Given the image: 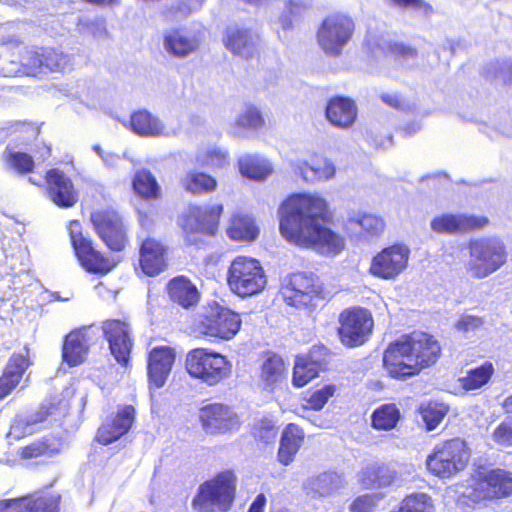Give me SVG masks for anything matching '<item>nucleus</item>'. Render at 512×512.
I'll return each instance as SVG.
<instances>
[{
	"mask_svg": "<svg viewBox=\"0 0 512 512\" xmlns=\"http://www.w3.org/2000/svg\"><path fill=\"white\" fill-rule=\"evenodd\" d=\"M279 231L283 238L301 248H325L339 253L344 238L330 227L334 213L327 200L312 193H292L278 208Z\"/></svg>",
	"mask_w": 512,
	"mask_h": 512,
	"instance_id": "1",
	"label": "nucleus"
},
{
	"mask_svg": "<svg viewBox=\"0 0 512 512\" xmlns=\"http://www.w3.org/2000/svg\"><path fill=\"white\" fill-rule=\"evenodd\" d=\"M241 327V314L217 300L208 301L203 306L193 325L199 337L214 343L234 339Z\"/></svg>",
	"mask_w": 512,
	"mask_h": 512,
	"instance_id": "2",
	"label": "nucleus"
},
{
	"mask_svg": "<svg viewBox=\"0 0 512 512\" xmlns=\"http://www.w3.org/2000/svg\"><path fill=\"white\" fill-rule=\"evenodd\" d=\"M471 450L460 437L445 439L437 443L427 455V472L441 480L452 479L469 465Z\"/></svg>",
	"mask_w": 512,
	"mask_h": 512,
	"instance_id": "3",
	"label": "nucleus"
},
{
	"mask_svg": "<svg viewBox=\"0 0 512 512\" xmlns=\"http://www.w3.org/2000/svg\"><path fill=\"white\" fill-rule=\"evenodd\" d=\"M236 489L235 472L231 469L220 471L199 485L192 507L197 512H226L235 501Z\"/></svg>",
	"mask_w": 512,
	"mask_h": 512,
	"instance_id": "4",
	"label": "nucleus"
},
{
	"mask_svg": "<svg viewBox=\"0 0 512 512\" xmlns=\"http://www.w3.org/2000/svg\"><path fill=\"white\" fill-rule=\"evenodd\" d=\"M184 368L192 379L208 387L218 386L232 375V363L228 357L208 347L189 350Z\"/></svg>",
	"mask_w": 512,
	"mask_h": 512,
	"instance_id": "5",
	"label": "nucleus"
},
{
	"mask_svg": "<svg viewBox=\"0 0 512 512\" xmlns=\"http://www.w3.org/2000/svg\"><path fill=\"white\" fill-rule=\"evenodd\" d=\"M284 303L298 310L315 311L327 300V290L321 279L312 272H294L280 286Z\"/></svg>",
	"mask_w": 512,
	"mask_h": 512,
	"instance_id": "6",
	"label": "nucleus"
},
{
	"mask_svg": "<svg viewBox=\"0 0 512 512\" xmlns=\"http://www.w3.org/2000/svg\"><path fill=\"white\" fill-rule=\"evenodd\" d=\"M223 212L222 203L190 205L180 224L186 244L200 247L207 238L214 237L219 231Z\"/></svg>",
	"mask_w": 512,
	"mask_h": 512,
	"instance_id": "7",
	"label": "nucleus"
},
{
	"mask_svg": "<svg viewBox=\"0 0 512 512\" xmlns=\"http://www.w3.org/2000/svg\"><path fill=\"white\" fill-rule=\"evenodd\" d=\"M356 27V20L351 14L335 11L322 18L317 26L315 39L326 56L337 58L353 40Z\"/></svg>",
	"mask_w": 512,
	"mask_h": 512,
	"instance_id": "8",
	"label": "nucleus"
},
{
	"mask_svg": "<svg viewBox=\"0 0 512 512\" xmlns=\"http://www.w3.org/2000/svg\"><path fill=\"white\" fill-rule=\"evenodd\" d=\"M66 229L74 256L86 272L105 276L116 267V262L100 250L94 240L84 232L79 220H69Z\"/></svg>",
	"mask_w": 512,
	"mask_h": 512,
	"instance_id": "9",
	"label": "nucleus"
},
{
	"mask_svg": "<svg viewBox=\"0 0 512 512\" xmlns=\"http://www.w3.org/2000/svg\"><path fill=\"white\" fill-rule=\"evenodd\" d=\"M226 282L234 295L247 298L265 289L267 277L258 259L250 256H236L228 266Z\"/></svg>",
	"mask_w": 512,
	"mask_h": 512,
	"instance_id": "10",
	"label": "nucleus"
},
{
	"mask_svg": "<svg viewBox=\"0 0 512 512\" xmlns=\"http://www.w3.org/2000/svg\"><path fill=\"white\" fill-rule=\"evenodd\" d=\"M470 260L467 269L475 279H483L499 270L507 261L504 243L493 237L471 239L467 243Z\"/></svg>",
	"mask_w": 512,
	"mask_h": 512,
	"instance_id": "11",
	"label": "nucleus"
},
{
	"mask_svg": "<svg viewBox=\"0 0 512 512\" xmlns=\"http://www.w3.org/2000/svg\"><path fill=\"white\" fill-rule=\"evenodd\" d=\"M89 221L94 233L112 252H122L129 245L128 227L123 215L112 207L93 210Z\"/></svg>",
	"mask_w": 512,
	"mask_h": 512,
	"instance_id": "12",
	"label": "nucleus"
},
{
	"mask_svg": "<svg viewBox=\"0 0 512 512\" xmlns=\"http://www.w3.org/2000/svg\"><path fill=\"white\" fill-rule=\"evenodd\" d=\"M374 328L372 312L361 306L343 309L338 315L337 335L347 348L363 345L370 338Z\"/></svg>",
	"mask_w": 512,
	"mask_h": 512,
	"instance_id": "13",
	"label": "nucleus"
},
{
	"mask_svg": "<svg viewBox=\"0 0 512 512\" xmlns=\"http://www.w3.org/2000/svg\"><path fill=\"white\" fill-rule=\"evenodd\" d=\"M410 249L403 243H394L384 247L371 259L368 272L382 280H394L408 266Z\"/></svg>",
	"mask_w": 512,
	"mask_h": 512,
	"instance_id": "14",
	"label": "nucleus"
},
{
	"mask_svg": "<svg viewBox=\"0 0 512 512\" xmlns=\"http://www.w3.org/2000/svg\"><path fill=\"white\" fill-rule=\"evenodd\" d=\"M332 352L323 344L313 345L307 353L295 357L292 384L302 388L328 369Z\"/></svg>",
	"mask_w": 512,
	"mask_h": 512,
	"instance_id": "15",
	"label": "nucleus"
},
{
	"mask_svg": "<svg viewBox=\"0 0 512 512\" xmlns=\"http://www.w3.org/2000/svg\"><path fill=\"white\" fill-rule=\"evenodd\" d=\"M101 328L111 355L121 366H128L134 346V338L128 318L106 319L102 322Z\"/></svg>",
	"mask_w": 512,
	"mask_h": 512,
	"instance_id": "16",
	"label": "nucleus"
},
{
	"mask_svg": "<svg viewBox=\"0 0 512 512\" xmlns=\"http://www.w3.org/2000/svg\"><path fill=\"white\" fill-rule=\"evenodd\" d=\"M414 360L415 369L420 374L424 369L435 365L442 354L439 340L424 331H412L402 335Z\"/></svg>",
	"mask_w": 512,
	"mask_h": 512,
	"instance_id": "17",
	"label": "nucleus"
},
{
	"mask_svg": "<svg viewBox=\"0 0 512 512\" xmlns=\"http://www.w3.org/2000/svg\"><path fill=\"white\" fill-rule=\"evenodd\" d=\"M408 349L402 335L391 341L385 348L382 364L387 376L391 379L404 381L419 375Z\"/></svg>",
	"mask_w": 512,
	"mask_h": 512,
	"instance_id": "18",
	"label": "nucleus"
},
{
	"mask_svg": "<svg viewBox=\"0 0 512 512\" xmlns=\"http://www.w3.org/2000/svg\"><path fill=\"white\" fill-rule=\"evenodd\" d=\"M475 493L481 500L492 501L512 495V472L493 468L480 472L475 482Z\"/></svg>",
	"mask_w": 512,
	"mask_h": 512,
	"instance_id": "19",
	"label": "nucleus"
},
{
	"mask_svg": "<svg viewBox=\"0 0 512 512\" xmlns=\"http://www.w3.org/2000/svg\"><path fill=\"white\" fill-rule=\"evenodd\" d=\"M139 267L143 274L155 277L168 267L169 247L164 241L148 234L139 241Z\"/></svg>",
	"mask_w": 512,
	"mask_h": 512,
	"instance_id": "20",
	"label": "nucleus"
},
{
	"mask_svg": "<svg viewBox=\"0 0 512 512\" xmlns=\"http://www.w3.org/2000/svg\"><path fill=\"white\" fill-rule=\"evenodd\" d=\"M43 188L48 198L60 208H70L78 202V191L72 179L58 168L45 172Z\"/></svg>",
	"mask_w": 512,
	"mask_h": 512,
	"instance_id": "21",
	"label": "nucleus"
},
{
	"mask_svg": "<svg viewBox=\"0 0 512 512\" xmlns=\"http://www.w3.org/2000/svg\"><path fill=\"white\" fill-rule=\"evenodd\" d=\"M490 224L484 215L445 213L431 220V229L439 234H466L482 230Z\"/></svg>",
	"mask_w": 512,
	"mask_h": 512,
	"instance_id": "22",
	"label": "nucleus"
},
{
	"mask_svg": "<svg viewBox=\"0 0 512 512\" xmlns=\"http://www.w3.org/2000/svg\"><path fill=\"white\" fill-rule=\"evenodd\" d=\"M199 420L203 428L213 434H224L240 427L238 415L223 403H210L200 408Z\"/></svg>",
	"mask_w": 512,
	"mask_h": 512,
	"instance_id": "23",
	"label": "nucleus"
},
{
	"mask_svg": "<svg viewBox=\"0 0 512 512\" xmlns=\"http://www.w3.org/2000/svg\"><path fill=\"white\" fill-rule=\"evenodd\" d=\"M175 359L176 352L170 346H156L148 352L147 377L150 388L158 389L165 385Z\"/></svg>",
	"mask_w": 512,
	"mask_h": 512,
	"instance_id": "24",
	"label": "nucleus"
},
{
	"mask_svg": "<svg viewBox=\"0 0 512 512\" xmlns=\"http://www.w3.org/2000/svg\"><path fill=\"white\" fill-rule=\"evenodd\" d=\"M135 408L125 405L98 427L95 440L101 445H109L126 435L135 421Z\"/></svg>",
	"mask_w": 512,
	"mask_h": 512,
	"instance_id": "25",
	"label": "nucleus"
},
{
	"mask_svg": "<svg viewBox=\"0 0 512 512\" xmlns=\"http://www.w3.org/2000/svg\"><path fill=\"white\" fill-rule=\"evenodd\" d=\"M90 330L91 326H81L64 336L61 357L69 367H76L85 362L92 341Z\"/></svg>",
	"mask_w": 512,
	"mask_h": 512,
	"instance_id": "26",
	"label": "nucleus"
},
{
	"mask_svg": "<svg viewBox=\"0 0 512 512\" xmlns=\"http://www.w3.org/2000/svg\"><path fill=\"white\" fill-rule=\"evenodd\" d=\"M61 499L59 493H34L0 503V512L8 508L14 512H59Z\"/></svg>",
	"mask_w": 512,
	"mask_h": 512,
	"instance_id": "27",
	"label": "nucleus"
},
{
	"mask_svg": "<svg viewBox=\"0 0 512 512\" xmlns=\"http://www.w3.org/2000/svg\"><path fill=\"white\" fill-rule=\"evenodd\" d=\"M31 365L28 350L25 353L15 352L8 358L0 374V402L20 386Z\"/></svg>",
	"mask_w": 512,
	"mask_h": 512,
	"instance_id": "28",
	"label": "nucleus"
},
{
	"mask_svg": "<svg viewBox=\"0 0 512 512\" xmlns=\"http://www.w3.org/2000/svg\"><path fill=\"white\" fill-rule=\"evenodd\" d=\"M165 291L169 300L184 310H194L201 300V292L185 275H178L171 278L166 286Z\"/></svg>",
	"mask_w": 512,
	"mask_h": 512,
	"instance_id": "29",
	"label": "nucleus"
},
{
	"mask_svg": "<svg viewBox=\"0 0 512 512\" xmlns=\"http://www.w3.org/2000/svg\"><path fill=\"white\" fill-rule=\"evenodd\" d=\"M325 116L332 126L340 129H348L352 127L357 120L358 108L352 98L335 95L327 101Z\"/></svg>",
	"mask_w": 512,
	"mask_h": 512,
	"instance_id": "30",
	"label": "nucleus"
},
{
	"mask_svg": "<svg viewBox=\"0 0 512 512\" xmlns=\"http://www.w3.org/2000/svg\"><path fill=\"white\" fill-rule=\"evenodd\" d=\"M223 44L233 55L244 59H252L259 52L251 29L231 26L224 32Z\"/></svg>",
	"mask_w": 512,
	"mask_h": 512,
	"instance_id": "31",
	"label": "nucleus"
},
{
	"mask_svg": "<svg viewBox=\"0 0 512 512\" xmlns=\"http://www.w3.org/2000/svg\"><path fill=\"white\" fill-rule=\"evenodd\" d=\"M294 170L307 183L326 181L335 175L334 164L316 153L311 155L309 160L296 163Z\"/></svg>",
	"mask_w": 512,
	"mask_h": 512,
	"instance_id": "32",
	"label": "nucleus"
},
{
	"mask_svg": "<svg viewBox=\"0 0 512 512\" xmlns=\"http://www.w3.org/2000/svg\"><path fill=\"white\" fill-rule=\"evenodd\" d=\"M305 439V433L295 423H289L285 426L277 451V460L283 466L290 465L302 447Z\"/></svg>",
	"mask_w": 512,
	"mask_h": 512,
	"instance_id": "33",
	"label": "nucleus"
},
{
	"mask_svg": "<svg viewBox=\"0 0 512 512\" xmlns=\"http://www.w3.org/2000/svg\"><path fill=\"white\" fill-rule=\"evenodd\" d=\"M61 451V439L53 434L44 435L22 446L18 450L21 460L52 458Z\"/></svg>",
	"mask_w": 512,
	"mask_h": 512,
	"instance_id": "34",
	"label": "nucleus"
},
{
	"mask_svg": "<svg viewBox=\"0 0 512 512\" xmlns=\"http://www.w3.org/2000/svg\"><path fill=\"white\" fill-rule=\"evenodd\" d=\"M397 478V472L390 466L371 463L360 472L359 482L366 489H380L391 486Z\"/></svg>",
	"mask_w": 512,
	"mask_h": 512,
	"instance_id": "35",
	"label": "nucleus"
},
{
	"mask_svg": "<svg viewBox=\"0 0 512 512\" xmlns=\"http://www.w3.org/2000/svg\"><path fill=\"white\" fill-rule=\"evenodd\" d=\"M226 233L232 241L251 243L258 238L259 227L253 217L235 213L231 216Z\"/></svg>",
	"mask_w": 512,
	"mask_h": 512,
	"instance_id": "36",
	"label": "nucleus"
},
{
	"mask_svg": "<svg viewBox=\"0 0 512 512\" xmlns=\"http://www.w3.org/2000/svg\"><path fill=\"white\" fill-rule=\"evenodd\" d=\"M495 375V367L491 361L470 368L458 379L460 388L465 392L480 390L488 385Z\"/></svg>",
	"mask_w": 512,
	"mask_h": 512,
	"instance_id": "37",
	"label": "nucleus"
},
{
	"mask_svg": "<svg viewBox=\"0 0 512 512\" xmlns=\"http://www.w3.org/2000/svg\"><path fill=\"white\" fill-rule=\"evenodd\" d=\"M181 186L191 195H207L212 194L217 190L218 181L214 176L207 172L190 170L182 178Z\"/></svg>",
	"mask_w": 512,
	"mask_h": 512,
	"instance_id": "38",
	"label": "nucleus"
},
{
	"mask_svg": "<svg viewBox=\"0 0 512 512\" xmlns=\"http://www.w3.org/2000/svg\"><path fill=\"white\" fill-rule=\"evenodd\" d=\"M401 418L400 408L395 403H384L372 412L370 426L376 431H391Z\"/></svg>",
	"mask_w": 512,
	"mask_h": 512,
	"instance_id": "39",
	"label": "nucleus"
},
{
	"mask_svg": "<svg viewBox=\"0 0 512 512\" xmlns=\"http://www.w3.org/2000/svg\"><path fill=\"white\" fill-rule=\"evenodd\" d=\"M130 129L139 136H157L163 127L157 117L145 109L137 110L130 116Z\"/></svg>",
	"mask_w": 512,
	"mask_h": 512,
	"instance_id": "40",
	"label": "nucleus"
},
{
	"mask_svg": "<svg viewBox=\"0 0 512 512\" xmlns=\"http://www.w3.org/2000/svg\"><path fill=\"white\" fill-rule=\"evenodd\" d=\"M132 188L137 196L144 200H157L161 197V188L155 176L147 169L135 172Z\"/></svg>",
	"mask_w": 512,
	"mask_h": 512,
	"instance_id": "41",
	"label": "nucleus"
},
{
	"mask_svg": "<svg viewBox=\"0 0 512 512\" xmlns=\"http://www.w3.org/2000/svg\"><path fill=\"white\" fill-rule=\"evenodd\" d=\"M287 375V366L281 356L267 352L260 368V377L267 385L283 380Z\"/></svg>",
	"mask_w": 512,
	"mask_h": 512,
	"instance_id": "42",
	"label": "nucleus"
},
{
	"mask_svg": "<svg viewBox=\"0 0 512 512\" xmlns=\"http://www.w3.org/2000/svg\"><path fill=\"white\" fill-rule=\"evenodd\" d=\"M449 411L450 407L448 404L436 400H429L422 403L418 408V412L424 423L426 431L436 429L447 416Z\"/></svg>",
	"mask_w": 512,
	"mask_h": 512,
	"instance_id": "43",
	"label": "nucleus"
},
{
	"mask_svg": "<svg viewBox=\"0 0 512 512\" xmlns=\"http://www.w3.org/2000/svg\"><path fill=\"white\" fill-rule=\"evenodd\" d=\"M241 174L249 179L262 181L273 171L271 164L254 155H247L238 161Z\"/></svg>",
	"mask_w": 512,
	"mask_h": 512,
	"instance_id": "44",
	"label": "nucleus"
},
{
	"mask_svg": "<svg viewBox=\"0 0 512 512\" xmlns=\"http://www.w3.org/2000/svg\"><path fill=\"white\" fill-rule=\"evenodd\" d=\"M164 44L166 50L177 57H185L197 48L196 41L184 35L180 29L167 33L164 36Z\"/></svg>",
	"mask_w": 512,
	"mask_h": 512,
	"instance_id": "45",
	"label": "nucleus"
},
{
	"mask_svg": "<svg viewBox=\"0 0 512 512\" xmlns=\"http://www.w3.org/2000/svg\"><path fill=\"white\" fill-rule=\"evenodd\" d=\"M435 505L430 495L421 492L406 495L397 509L390 512H434Z\"/></svg>",
	"mask_w": 512,
	"mask_h": 512,
	"instance_id": "46",
	"label": "nucleus"
},
{
	"mask_svg": "<svg viewBox=\"0 0 512 512\" xmlns=\"http://www.w3.org/2000/svg\"><path fill=\"white\" fill-rule=\"evenodd\" d=\"M3 161L10 169L22 175L31 173L35 167V162L31 155L8 148L3 154Z\"/></svg>",
	"mask_w": 512,
	"mask_h": 512,
	"instance_id": "47",
	"label": "nucleus"
},
{
	"mask_svg": "<svg viewBox=\"0 0 512 512\" xmlns=\"http://www.w3.org/2000/svg\"><path fill=\"white\" fill-rule=\"evenodd\" d=\"M337 386L326 384L319 389L309 390L303 397L304 407L312 411H320L327 404L328 400L335 395Z\"/></svg>",
	"mask_w": 512,
	"mask_h": 512,
	"instance_id": "48",
	"label": "nucleus"
},
{
	"mask_svg": "<svg viewBox=\"0 0 512 512\" xmlns=\"http://www.w3.org/2000/svg\"><path fill=\"white\" fill-rule=\"evenodd\" d=\"M196 162L204 168L218 169L229 163V153L219 147H211L199 151L196 155Z\"/></svg>",
	"mask_w": 512,
	"mask_h": 512,
	"instance_id": "49",
	"label": "nucleus"
},
{
	"mask_svg": "<svg viewBox=\"0 0 512 512\" xmlns=\"http://www.w3.org/2000/svg\"><path fill=\"white\" fill-rule=\"evenodd\" d=\"M278 427L268 419L259 420L252 428V436L254 440L263 445L273 444L278 436Z\"/></svg>",
	"mask_w": 512,
	"mask_h": 512,
	"instance_id": "50",
	"label": "nucleus"
},
{
	"mask_svg": "<svg viewBox=\"0 0 512 512\" xmlns=\"http://www.w3.org/2000/svg\"><path fill=\"white\" fill-rule=\"evenodd\" d=\"M43 47H37L26 53L22 60L23 71L28 76L37 77L44 73Z\"/></svg>",
	"mask_w": 512,
	"mask_h": 512,
	"instance_id": "51",
	"label": "nucleus"
},
{
	"mask_svg": "<svg viewBox=\"0 0 512 512\" xmlns=\"http://www.w3.org/2000/svg\"><path fill=\"white\" fill-rule=\"evenodd\" d=\"M305 9V4L298 1L289 0L286 3L285 12L279 17L281 31L286 33L294 29L296 20L300 17L301 12Z\"/></svg>",
	"mask_w": 512,
	"mask_h": 512,
	"instance_id": "52",
	"label": "nucleus"
},
{
	"mask_svg": "<svg viewBox=\"0 0 512 512\" xmlns=\"http://www.w3.org/2000/svg\"><path fill=\"white\" fill-rule=\"evenodd\" d=\"M237 126L245 129H258L264 125V118L254 106H248L236 120Z\"/></svg>",
	"mask_w": 512,
	"mask_h": 512,
	"instance_id": "53",
	"label": "nucleus"
},
{
	"mask_svg": "<svg viewBox=\"0 0 512 512\" xmlns=\"http://www.w3.org/2000/svg\"><path fill=\"white\" fill-rule=\"evenodd\" d=\"M357 223L360 225L362 231L370 236H378L385 229L383 218L372 214H363L359 217Z\"/></svg>",
	"mask_w": 512,
	"mask_h": 512,
	"instance_id": "54",
	"label": "nucleus"
},
{
	"mask_svg": "<svg viewBox=\"0 0 512 512\" xmlns=\"http://www.w3.org/2000/svg\"><path fill=\"white\" fill-rule=\"evenodd\" d=\"M44 73L62 69L65 65V56L54 48L43 47Z\"/></svg>",
	"mask_w": 512,
	"mask_h": 512,
	"instance_id": "55",
	"label": "nucleus"
},
{
	"mask_svg": "<svg viewBox=\"0 0 512 512\" xmlns=\"http://www.w3.org/2000/svg\"><path fill=\"white\" fill-rule=\"evenodd\" d=\"M495 444L501 447H512V420L500 422L491 434Z\"/></svg>",
	"mask_w": 512,
	"mask_h": 512,
	"instance_id": "56",
	"label": "nucleus"
},
{
	"mask_svg": "<svg viewBox=\"0 0 512 512\" xmlns=\"http://www.w3.org/2000/svg\"><path fill=\"white\" fill-rule=\"evenodd\" d=\"M380 499L376 494H363L353 499L349 505L350 512H374Z\"/></svg>",
	"mask_w": 512,
	"mask_h": 512,
	"instance_id": "57",
	"label": "nucleus"
},
{
	"mask_svg": "<svg viewBox=\"0 0 512 512\" xmlns=\"http://www.w3.org/2000/svg\"><path fill=\"white\" fill-rule=\"evenodd\" d=\"M484 324V320L480 316L462 314L455 323V328L462 332H473L481 328Z\"/></svg>",
	"mask_w": 512,
	"mask_h": 512,
	"instance_id": "58",
	"label": "nucleus"
},
{
	"mask_svg": "<svg viewBox=\"0 0 512 512\" xmlns=\"http://www.w3.org/2000/svg\"><path fill=\"white\" fill-rule=\"evenodd\" d=\"M389 4L401 8H413L422 11L424 14L429 15L434 12L432 5L425 0H388Z\"/></svg>",
	"mask_w": 512,
	"mask_h": 512,
	"instance_id": "59",
	"label": "nucleus"
},
{
	"mask_svg": "<svg viewBox=\"0 0 512 512\" xmlns=\"http://www.w3.org/2000/svg\"><path fill=\"white\" fill-rule=\"evenodd\" d=\"M387 52L398 58H410L417 55L415 48L399 42L389 43L387 46Z\"/></svg>",
	"mask_w": 512,
	"mask_h": 512,
	"instance_id": "60",
	"label": "nucleus"
},
{
	"mask_svg": "<svg viewBox=\"0 0 512 512\" xmlns=\"http://www.w3.org/2000/svg\"><path fill=\"white\" fill-rule=\"evenodd\" d=\"M56 410L57 406L54 404L43 405L35 412L33 417L25 423V425L44 422L54 415Z\"/></svg>",
	"mask_w": 512,
	"mask_h": 512,
	"instance_id": "61",
	"label": "nucleus"
},
{
	"mask_svg": "<svg viewBox=\"0 0 512 512\" xmlns=\"http://www.w3.org/2000/svg\"><path fill=\"white\" fill-rule=\"evenodd\" d=\"M380 99L384 104L393 109L403 110L405 108V99L399 93H382Z\"/></svg>",
	"mask_w": 512,
	"mask_h": 512,
	"instance_id": "62",
	"label": "nucleus"
},
{
	"mask_svg": "<svg viewBox=\"0 0 512 512\" xmlns=\"http://www.w3.org/2000/svg\"><path fill=\"white\" fill-rule=\"evenodd\" d=\"M267 498L265 494L259 493L250 504L247 512H265Z\"/></svg>",
	"mask_w": 512,
	"mask_h": 512,
	"instance_id": "63",
	"label": "nucleus"
},
{
	"mask_svg": "<svg viewBox=\"0 0 512 512\" xmlns=\"http://www.w3.org/2000/svg\"><path fill=\"white\" fill-rule=\"evenodd\" d=\"M205 1L206 0H184L182 3L178 4L177 9L182 10L181 6L185 5L188 12L195 11L199 9Z\"/></svg>",
	"mask_w": 512,
	"mask_h": 512,
	"instance_id": "64",
	"label": "nucleus"
}]
</instances>
